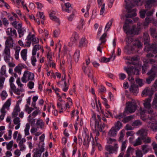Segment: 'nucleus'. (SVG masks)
<instances>
[{"instance_id":"f704fd0d","label":"nucleus","mask_w":157,"mask_h":157,"mask_svg":"<svg viewBox=\"0 0 157 157\" xmlns=\"http://www.w3.org/2000/svg\"><path fill=\"white\" fill-rule=\"evenodd\" d=\"M21 50V47L19 46H17L14 48V56L16 59L18 60L19 58V52Z\"/></svg>"},{"instance_id":"1a4fd4ad","label":"nucleus","mask_w":157,"mask_h":157,"mask_svg":"<svg viewBox=\"0 0 157 157\" xmlns=\"http://www.w3.org/2000/svg\"><path fill=\"white\" fill-rule=\"evenodd\" d=\"M82 135L84 138L83 145L86 147H88L89 143L90 141V138L89 132L87 128H83Z\"/></svg>"},{"instance_id":"393cba45","label":"nucleus","mask_w":157,"mask_h":157,"mask_svg":"<svg viewBox=\"0 0 157 157\" xmlns=\"http://www.w3.org/2000/svg\"><path fill=\"white\" fill-rule=\"evenodd\" d=\"M141 149L144 154L147 153L151 150L150 147L147 144L142 145L141 146Z\"/></svg>"},{"instance_id":"7ed1b4c3","label":"nucleus","mask_w":157,"mask_h":157,"mask_svg":"<svg viewBox=\"0 0 157 157\" xmlns=\"http://www.w3.org/2000/svg\"><path fill=\"white\" fill-rule=\"evenodd\" d=\"M134 6L132 3L126 5L125 8L128 13L126 14L125 16L123 15H121V18L122 20H124L125 18H131L136 16V9H133Z\"/></svg>"},{"instance_id":"c9c22d12","label":"nucleus","mask_w":157,"mask_h":157,"mask_svg":"<svg viewBox=\"0 0 157 157\" xmlns=\"http://www.w3.org/2000/svg\"><path fill=\"white\" fill-rule=\"evenodd\" d=\"M79 37L78 35L76 32L73 33L72 36L71 38V40L73 43H75L79 39Z\"/></svg>"},{"instance_id":"bf43d9fd","label":"nucleus","mask_w":157,"mask_h":157,"mask_svg":"<svg viewBox=\"0 0 157 157\" xmlns=\"http://www.w3.org/2000/svg\"><path fill=\"white\" fill-rule=\"evenodd\" d=\"M35 109L36 110L33 112L32 113V116L33 117H35L38 115L39 113H40L39 107H36L35 108Z\"/></svg>"},{"instance_id":"09e8293b","label":"nucleus","mask_w":157,"mask_h":157,"mask_svg":"<svg viewBox=\"0 0 157 157\" xmlns=\"http://www.w3.org/2000/svg\"><path fill=\"white\" fill-rule=\"evenodd\" d=\"M150 91V90L149 88H146L142 91V95L143 96H146L149 94Z\"/></svg>"},{"instance_id":"4d7b16f0","label":"nucleus","mask_w":157,"mask_h":157,"mask_svg":"<svg viewBox=\"0 0 157 157\" xmlns=\"http://www.w3.org/2000/svg\"><path fill=\"white\" fill-rule=\"evenodd\" d=\"M6 73V68L5 66H2L0 72V76L4 75H5Z\"/></svg>"},{"instance_id":"c756f323","label":"nucleus","mask_w":157,"mask_h":157,"mask_svg":"<svg viewBox=\"0 0 157 157\" xmlns=\"http://www.w3.org/2000/svg\"><path fill=\"white\" fill-rule=\"evenodd\" d=\"M155 0H146L145 1V8L147 9L150 8L152 6L153 3L156 2Z\"/></svg>"},{"instance_id":"69168bd1","label":"nucleus","mask_w":157,"mask_h":157,"mask_svg":"<svg viewBox=\"0 0 157 157\" xmlns=\"http://www.w3.org/2000/svg\"><path fill=\"white\" fill-rule=\"evenodd\" d=\"M36 124L39 126L41 128H43L44 123L42 120H38L36 122Z\"/></svg>"},{"instance_id":"f8f14e48","label":"nucleus","mask_w":157,"mask_h":157,"mask_svg":"<svg viewBox=\"0 0 157 157\" xmlns=\"http://www.w3.org/2000/svg\"><path fill=\"white\" fill-rule=\"evenodd\" d=\"M132 22V21L129 19H127L125 21L123 28L124 32L127 35L130 34L131 32V29H130V26L129 23H131Z\"/></svg>"},{"instance_id":"774afa93","label":"nucleus","mask_w":157,"mask_h":157,"mask_svg":"<svg viewBox=\"0 0 157 157\" xmlns=\"http://www.w3.org/2000/svg\"><path fill=\"white\" fill-rule=\"evenodd\" d=\"M5 79V77L2 76H0V88L1 89H2L3 87V84Z\"/></svg>"},{"instance_id":"49530a36","label":"nucleus","mask_w":157,"mask_h":157,"mask_svg":"<svg viewBox=\"0 0 157 157\" xmlns=\"http://www.w3.org/2000/svg\"><path fill=\"white\" fill-rule=\"evenodd\" d=\"M22 67L20 64L15 67L14 69V71L16 73H18L19 75L21 74V71Z\"/></svg>"},{"instance_id":"c03bdc74","label":"nucleus","mask_w":157,"mask_h":157,"mask_svg":"<svg viewBox=\"0 0 157 157\" xmlns=\"http://www.w3.org/2000/svg\"><path fill=\"white\" fill-rule=\"evenodd\" d=\"M13 144V141L11 140L9 143H6V148L7 150L10 151H12V148Z\"/></svg>"},{"instance_id":"6e6d98bb","label":"nucleus","mask_w":157,"mask_h":157,"mask_svg":"<svg viewBox=\"0 0 157 157\" xmlns=\"http://www.w3.org/2000/svg\"><path fill=\"white\" fill-rule=\"evenodd\" d=\"M153 18L150 17H147L145 18V22L144 23V25H148V24L152 21Z\"/></svg>"},{"instance_id":"ea45409f","label":"nucleus","mask_w":157,"mask_h":157,"mask_svg":"<svg viewBox=\"0 0 157 157\" xmlns=\"http://www.w3.org/2000/svg\"><path fill=\"white\" fill-rule=\"evenodd\" d=\"M150 31L151 35L157 40V33L155 29L153 27L151 28Z\"/></svg>"},{"instance_id":"6e6552de","label":"nucleus","mask_w":157,"mask_h":157,"mask_svg":"<svg viewBox=\"0 0 157 157\" xmlns=\"http://www.w3.org/2000/svg\"><path fill=\"white\" fill-rule=\"evenodd\" d=\"M151 100V97H150L146 99L143 103L145 111L149 114H152L153 112V110L151 107L150 103Z\"/></svg>"},{"instance_id":"680f3d73","label":"nucleus","mask_w":157,"mask_h":157,"mask_svg":"<svg viewBox=\"0 0 157 157\" xmlns=\"http://www.w3.org/2000/svg\"><path fill=\"white\" fill-rule=\"evenodd\" d=\"M12 133V131L11 130H9L8 131V136L7 137L6 135H4V137L5 139L6 140H10L11 138Z\"/></svg>"},{"instance_id":"9b49d317","label":"nucleus","mask_w":157,"mask_h":157,"mask_svg":"<svg viewBox=\"0 0 157 157\" xmlns=\"http://www.w3.org/2000/svg\"><path fill=\"white\" fill-rule=\"evenodd\" d=\"M34 75L29 71H25L21 78V81L23 83H26L27 81L33 80L34 79Z\"/></svg>"},{"instance_id":"b1692460","label":"nucleus","mask_w":157,"mask_h":157,"mask_svg":"<svg viewBox=\"0 0 157 157\" xmlns=\"http://www.w3.org/2000/svg\"><path fill=\"white\" fill-rule=\"evenodd\" d=\"M148 49L147 50V52L151 51L153 53H157V45L155 44H153L151 46H148L147 47Z\"/></svg>"},{"instance_id":"4c0bfd02","label":"nucleus","mask_w":157,"mask_h":157,"mask_svg":"<svg viewBox=\"0 0 157 157\" xmlns=\"http://www.w3.org/2000/svg\"><path fill=\"white\" fill-rule=\"evenodd\" d=\"M91 136L92 138V140L91 142L92 145L94 147L97 146L98 149L101 150L102 149V147L101 144L99 143L98 141L95 142L94 138L93 137V136L92 134L91 135Z\"/></svg>"},{"instance_id":"37998d69","label":"nucleus","mask_w":157,"mask_h":157,"mask_svg":"<svg viewBox=\"0 0 157 157\" xmlns=\"http://www.w3.org/2000/svg\"><path fill=\"white\" fill-rule=\"evenodd\" d=\"M85 23L84 20L83 19H81L79 23V25L77 26V28L78 29L80 30H82L83 25Z\"/></svg>"},{"instance_id":"603ef678","label":"nucleus","mask_w":157,"mask_h":157,"mask_svg":"<svg viewBox=\"0 0 157 157\" xmlns=\"http://www.w3.org/2000/svg\"><path fill=\"white\" fill-rule=\"evenodd\" d=\"M152 106L157 109V94H155V97L154 98L153 101L152 103Z\"/></svg>"},{"instance_id":"aec40b11","label":"nucleus","mask_w":157,"mask_h":157,"mask_svg":"<svg viewBox=\"0 0 157 157\" xmlns=\"http://www.w3.org/2000/svg\"><path fill=\"white\" fill-rule=\"evenodd\" d=\"M136 134L140 136L139 137H141L142 139H144L145 137L147 136V130L146 129H141L136 132Z\"/></svg>"},{"instance_id":"e433bc0d","label":"nucleus","mask_w":157,"mask_h":157,"mask_svg":"<svg viewBox=\"0 0 157 157\" xmlns=\"http://www.w3.org/2000/svg\"><path fill=\"white\" fill-rule=\"evenodd\" d=\"M79 50L78 49L76 50L73 56L74 59L76 63L78 62L79 60Z\"/></svg>"},{"instance_id":"3c124183","label":"nucleus","mask_w":157,"mask_h":157,"mask_svg":"<svg viewBox=\"0 0 157 157\" xmlns=\"http://www.w3.org/2000/svg\"><path fill=\"white\" fill-rule=\"evenodd\" d=\"M2 100H4L7 97L8 94L5 90H3L0 94Z\"/></svg>"},{"instance_id":"423d86ee","label":"nucleus","mask_w":157,"mask_h":157,"mask_svg":"<svg viewBox=\"0 0 157 157\" xmlns=\"http://www.w3.org/2000/svg\"><path fill=\"white\" fill-rule=\"evenodd\" d=\"M125 71L128 73V79L129 81H133L134 79L132 77V75H139L140 74V69L136 66L133 67H131L124 69Z\"/></svg>"},{"instance_id":"58836bf2","label":"nucleus","mask_w":157,"mask_h":157,"mask_svg":"<svg viewBox=\"0 0 157 157\" xmlns=\"http://www.w3.org/2000/svg\"><path fill=\"white\" fill-rule=\"evenodd\" d=\"M27 50L24 49L21 51V57L24 61H26L27 59Z\"/></svg>"},{"instance_id":"a19ab883","label":"nucleus","mask_w":157,"mask_h":157,"mask_svg":"<svg viewBox=\"0 0 157 157\" xmlns=\"http://www.w3.org/2000/svg\"><path fill=\"white\" fill-rule=\"evenodd\" d=\"M134 118L133 116L131 115L124 117L122 120V122L124 123L128 122Z\"/></svg>"},{"instance_id":"20e7f679","label":"nucleus","mask_w":157,"mask_h":157,"mask_svg":"<svg viewBox=\"0 0 157 157\" xmlns=\"http://www.w3.org/2000/svg\"><path fill=\"white\" fill-rule=\"evenodd\" d=\"M147 75L149 76L146 79V82L149 84L157 77V65H153L151 69L147 73Z\"/></svg>"},{"instance_id":"39448f33","label":"nucleus","mask_w":157,"mask_h":157,"mask_svg":"<svg viewBox=\"0 0 157 157\" xmlns=\"http://www.w3.org/2000/svg\"><path fill=\"white\" fill-rule=\"evenodd\" d=\"M136 109V103L134 100H132L131 101H129L126 103L124 113L127 114L128 113H133L135 111Z\"/></svg>"},{"instance_id":"473e14b6","label":"nucleus","mask_w":157,"mask_h":157,"mask_svg":"<svg viewBox=\"0 0 157 157\" xmlns=\"http://www.w3.org/2000/svg\"><path fill=\"white\" fill-rule=\"evenodd\" d=\"M49 16L50 19L56 22L59 23V20L58 17L55 15V12L52 11L49 13Z\"/></svg>"},{"instance_id":"052dcab7","label":"nucleus","mask_w":157,"mask_h":157,"mask_svg":"<svg viewBox=\"0 0 157 157\" xmlns=\"http://www.w3.org/2000/svg\"><path fill=\"white\" fill-rule=\"evenodd\" d=\"M34 109L29 107V105L26 104L25 106V110L28 114H30L32 111Z\"/></svg>"},{"instance_id":"a18cd8bd","label":"nucleus","mask_w":157,"mask_h":157,"mask_svg":"<svg viewBox=\"0 0 157 157\" xmlns=\"http://www.w3.org/2000/svg\"><path fill=\"white\" fill-rule=\"evenodd\" d=\"M30 126L29 123L26 124L25 128L24 130L25 134V136H28L29 134V129H30Z\"/></svg>"},{"instance_id":"bb28decb","label":"nucleus","mask_w":157,"mask_h":157,"mask_svg":"<svg viewBox=\"0 0 157 157\" xmlns=\"http://www.w3.org/2000/svg\"><path fill=\"white\" fill-rule=\"evenodd\" d=\"M107 143L109 144H113L115 148H118V147L116 139L110 138H107Z\"/></svg>"},{"instance_id":"5fc2aeb1","label":"nucleus","mask_w":157,"mask_h":157,"mask_svg":"<svg viewBox=\"0 0 157 157\" xmlns=\"http://www.w3.org/2000/svg\"><path fill=\"white\" fill-rule=\"evenodd\" d=\"M11 105V100L8 99L5 103L3 106L6 108L7 110L9 109V107Z\"/></svg>"},{"instance_id":"5701e85b","label":"nucleus","mask_w":157,"mask_h":157,"mask_svg":"<svg viewBox=\"0 0 157 157\" xmlns=\"http://www.w3.org/2000/svg\"><path fill=\"white\" fill-rule=\"evenodd\" d=\"M130 92L133 93L134 95H136L138 92V88L137 85L132 84L129 88Z\"/></svg>"},{"instance_id":"f3484780","label":"nucleus","mask_w":157,"mask_h":157,"mask_svg":"<svg viewBox=\"0 0 157 157\" xmlns=\"http://www.w3.org/2000/svg\"><path fill=\"white\" fill-rule=\"evenodd\" d=\"M6 33L9 36H11L12 38H16L17 36L16 31L11 28H8L7 29Z\"/></svg>"},{"instance_id":"8fccbe9b","label":"nucleus","mask_w":157,"mask_h":157,"mask_svg":"<svg viewBox=\"0 0 157 157\" xmlns=\"http://www.w3.org/2000/svg\"><path fill=\"white\" fill-rule=\"evenodd\" d=\"M18 32L19 35V37H22L26 32L25 29L24 28H21L18 30Z\"/></svg>"},{"instance_id":"ddd939ff","label":"nucleus","mask_w":157,"mask_h":157,"mask_svg":"<svg viewBox=\"0 0 157 157\" xmlns=\"http://www.w3.org/2000/svg\"><path fill=\"white\" fill-rule=\"evenodd\" d=\"M10 48L5 46V48L2 52V55L4 56V59L6 62H9V60H10Z\"/></svg>"},{"instance_id":"4468645a","label":"nucleus","mask_w":157,"mask_h":157,"mask_svg":"<svg viewBox=\"0 0 157 157\" xmlns=\"http://www.w3.org/2000/svg\"><path fill=\"white\" fill-rule=\"evenodd\" d=\"M33 46L32 51V55L33 56H35L36 55L37 52H40L41 51L42 53H43L44 50L43 49L42 46L37 44Z\"/></svg>"},{"instance_id":"cd10ccee","label":"nucleus","mask_w":157,"mask_h":157,"mask_svg":"<svg viewBox=\"0 0 157 157\" xmlns=\"http://www.w3.org/2000/svg\"><path fill=\"white\" fill-rule=\"evenodd\" d=\"M26 141V140L25 138H23L18 142V146L20 148L21 151H23L26 148L25 145L24 144Z\"/></svg>"},{"instance_id":"6ab92c4d","label":"nucleus","mask_w":157,"mask_h":157,"mask_svg":"<svg viewBox=\"0 0 157 157\" xmlns=\"http://www.w3.org/2000/svg\"><path fill=\"white\" fill-rule=\"evenodd\" d=\"M143 38L144 40V44L146 45V48H145V50L147 52V50L148 49V48H147V47L148 46H151V45L149 44L150 38L149 35L147 32L144 33Z\"/></svg>"},{"instance_id":"2eb2a0df","label":"nucleus","mask_w":157,"mask_h":157,"mask_svg":"<svg viewBox=\"0 0 157 157\" xmlns=\"http://www.w3.org/2000/svg\"><path fill=\"white\" fill-rule=\"evenodd\" d=\"M118 148H115V147H113L110 145H106L105 146V149L109 152H105V155L106 157H109V155L112 153L116 151Z\"/></svg>"},{"instance_id":"de8ad7c7","label":"nucleus","mask_w":157,"mask_h":157,"mask_svg":"<svg viewBox=\"0 0 157 157\" xmlns=\"http://www.w3.org/2000/svg\"><path fill=\"white\" fill-rule=\"evenodd\" d=\"M107 36V33H104L102 36L100 38V40L101 41V42L100 43L102 44H105L106 41V39L105 38Z\"/></svg>"},{"instance_id":"e2e57ef3","label":"nucleus","mask_w":157,"mask_h":157,"mask_svg":"<svg viewBox=\"0 0 157 157\" xmlns=\"http://www.w3.org/2000/svg\"><path fill=\"white\" fill-rule=\"evenodd\" d=\"M36 17L38 18H40L41 19H45V16L43 13L42 12L37 13L36 14Z\"/></svg>"},{"instance_id":"dca6fc26","label":"nucleus","mask_w":157,"mask_h":157,"mask_svg":"<svg viewBox=\"0 0 157 157\" xmlns=\"http://www.w3.org/2000/svg\"><path fill=\"white\" fill-rule=\"evenodd\" d=\"M44 146L42 145L41 147L39 148H36L34 151L33 156V157H41V154L44 151Z\"/></svg>"},{"instance_id":"0eeeda50","label":"nucleus","mask_w":157,"mask_h":157,"mask_svg":"<svg viewBox=\"0 0 157 157\" xmlns=\"http://www.w3.org/2000/svg\"><path fill=\"white\" fill-rule=\"evenodd\" d=\"M26 40L27 41L25 43L26 47H29L31 44L32 45H34L35 44H37L39 43V39L36 37L34 34H32L30 33L27 36Z\"/></svg>"},{"instance_id":"2f4dec72","label":"nucleus","mask_w":157,"mask_h":157,"mask_svg":"<svg viewBox=\"0 0 157 157\" xmlns=\"http://www.w3.org/2000/svg\"><path fill=\"white\" fill-rule=\"evenodd\" d=\"M87 43V41L86 39L82 37L80 40L78 45L79 47H85Z\"/></svg>"},{"instance_id":"a878e982","label":"nucleus","mask_w":157,"mask_h":157,"mask_svg":"<svg viewBox=\"0 0 157 157\" xmlns=\"http://www.w3.org/2000/svg\"><path fill=\"white\" fill-rule=\"evenodd\" d=\"M143 143V140L141 137H138L134 141L132 142L133 146L136 147L140 145Z\"/></svg>"},{"instance_id":"7c9ffc66","label":"nucleus","mask_w":157,"mask_h":157,"mask_svg":"<svg viewBox=\"0 0 157 157\" xmlns=\"http://www.w3.org/2000/svg\"><path fill=\"white\" fill-rule=\"evenodd\" d=\"M13 122L15 125H16L15 127V129L17 130L19 129L20 127L21 121L19 117H15L13 120Z\"/></svg>"},{"instance_id":"0e129e2a","label":"nucleus","mask_w":157,"mask_h":157,"mask_svg":"<svg viewBox=\"0 0 157 157\" xmlns=\"http://www.w3.org/2000/svg\"><path fill=\"white\" fill-rule=\"evenodd\" d=\"M147 10H142L140 11V16L141 18H144L145 17V15L146 14Z\"/></svg>"},{"instance_id":"a211bd4d","label":"nucleus","mask_w":157,"mask_h":157,"mask_svg":"<svg viewBox=\"0 0 157 157\" xmlns=\"http://www.w3.org/2000/svg\"><path fill=\"white\" fill-rule=\"evenodd\" d=\"M153 121L151 119V121L148 122V126L149 128L151 129L154 132H156L157 130V121L154 119Z\"/></svg>"},{"instance_id":"9d476101","label":"nucleus","mask_w":157,"mask_h":157,"mask_svg":"<svg viewBox=\"0 0 157 157\" xmlns=\"http://www.w3.org/2000/svg\"><path fill=\"white\" fill-rule=\"evenodd\" d=\"M66 75L64 74V77H62V78L60 81L57 82V84L59 85V87L62 88L63 91L66 92L67 91L69 86V84H67L66 81Z\"/></svg>"},{"instance_id":"f03ea898","label":"nucleus","mask_w":157,"mask_h":157,"mask_svg":"<svg viewBox=\"0 0 157 157\" xmlns=\"http://www.w3.org/2000/svg\"><path fill=\"white\" fill-rule=\"evenodd\" d=\"M95 115H93L90 119V126L92 130L93 131L92 133H90V136L92 134L93 136V137L94 136H95V142L98 141V137L99 136V132L98 130H101L102 128L101 127L100 128L99 124L98 121L95 120ZM92 138L90 136V138Z\"/></svg>"},{"instance_id":"13d9d810","label":"nucleus","mask_w":157,"mask_h":157,"mask_svg":"<svg viewBox=\"0 0 157 157\" xmlns=\"http://www.w3.org/2000/svg\"><path fill=\"white\" fill-rule=\"evenodd\" d=\"M142 124V122L140 120H137L134 121L132 124V125L134 127L139 126Z\"/></svg>"},{"instance_id":"c85d7f7f","label":"nucleus","mask_w":157,"mask_h":157,"mask_svg":"<svg viewBox=\"0 0 157 157\" xmlns=\"http://www.w3.org/2000/svg\"><path fill=\"white\" fill-rule=\"evenodd\" d=\"M115 55H114L113 54L112 56L111 57L109 58H106L105 57H102L101 59H99V61L101 63H107L109 62L110 59L113 58V60L115 58Z\"/></svg>"},{"instance_id":"412c9836","label":"nucleus","mask_w":157,"mask_h":157,"mask_svg":"<svg viewBox=\"0 0 157 157\" xmlns=\"http://www.w3.org/2000/svg\"><path fill=\"white\" fill-rule=\"evenodd\" d=\"M13 38L11 36H8L6 41L5 46H7L10 48H12L13 46Z\"/></svg>"},{"instance_id":"4be33fe9","label":"nucleus","mask_w":157,"mask_h":157,"mask_svg":"<svg viewBox=\"0 0 157 157\" xmlns=\"http://www.w3.org/2000/svg\"><path fill=\"white\" fill-rule=\"evenodd\" d=\"M137 27H136V25H133L132 27L131 30V33L130 34H138L140 30V24L138 23L137 24Z\"/></svg>"},{"instance_id":"72a5a7b5","label":"nucleus","mask_w":157,"mask_h":157,"mask_svg":"<svg viewBox=\"0 0 157 157\" xmlns=\"http://www.w3.org/2000/svg\"><path fill=\"white\" fill-rule=\"evenodd\" d=\"M118 131V130L115 128V127H112L108 132V135L111 137H113L117 135Z\"/></svg>"},{"instance_id":"338daca9","label":"nucleus","mask_w":157,"mask_h":157,"mask_svg":"<svg viewBox=\"0 0 157 157\" xmlns=\"http://www.w3.org/2000/svg\"><path fill=\"white\" fill-rule=\"evenodd\" d=\"M65 102H57V106L59 109H65L64 108Z\"/></svg>"},{"instance_id":"79ce46f5","label":"nucleus","mask_w":157,"mask_h":157,"mask_svg":"<svg viewBox=\"0 0 157 157\" xmlns=\"http://www.w3.org/2000/svg\"><path fill=\"white\" fill-rule=\"evenodd\" d=\"M113 127H115L117 130L119 131L122 127V124L121 122L118 121L115 123V126Z\"/></svg>"},{"instance_id":"864d4df0","label":"nucleus","mask_w":157,"mask_h":157,"mask_svg":"<svg viewBox=\"0 0 157 157\" xmlns=\"http://www.w3.org/2000/svg\"><path fill=\"white\" fill-rule=\"evenodd\" d=\"M113 21V19L112 18L107 23L105 27V29H106V31H108V29H109L111 26L112 23Z\"/></svg>"},{"instance_id":"f257e3e1","label":"nucleus","mask_w":157,"mask_h":157,"mask_svg":"<svg viewBox=\"0 0 157 157\" xmlns=\"http://www.w3.org/2000/svg\"><path fill=\"white\" fill-rule=\"evenodd\" d=\"M125 41L126 42L127 45L124 47V51L127 54H130L132 53V51L135 48L137 47L138 48H141L142 44L139 41H136L132 43L133 39L132 38L127 37L125 39Z\"/></svg>"}]
</instances>
